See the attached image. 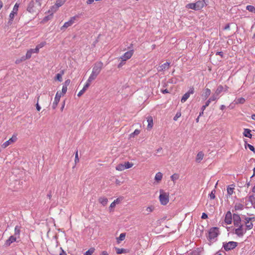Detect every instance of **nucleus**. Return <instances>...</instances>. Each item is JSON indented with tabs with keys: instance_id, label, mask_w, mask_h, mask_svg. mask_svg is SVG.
<instances>
[{
	"instance_id": "24",
	"label": "nucleus",
	"mask_w": 255,
	"mask_h": 255,
	"mask_svg": "<svg viewBox=\"0 0 255 255\" xmlns=\"http://www.w3.org/2000/svg\"><path fill=\"white\" fill-rule=\"evenodd\" d=\"M120 202V200L119 198L115 200L110 205L109 209L110 212L113 211V208H114L117 204H119Z\"/></svg>"
},
{
	"instance_id": "3",
	"label": "nucleus",
	"mask_w": 255,
	"mask_h": 255,
	"mask_svg": "<svg viewBox=\"0 0 255 255\" xmlns=\"http://www.w3.org/2000/svg\"><path fill=\"white\" fill-rule=\"evenodd\" d=\"M19 7V3H18L17 2L15 3L11 11L9 14L8 21L6 24L7 26L11 25L12 24L15 16L17 15Z\"/></svg>"
},
{
	"instance_id": "32",
	"label": "nucleus",
	"mask_w": 255,
	"mask_h": 255,
	"mask_svg": "<svg viewBox=\"0 0 255 255\" xmlns=\"http://www.w3.org/2000/svg\"><path fill=\"white\" fill-rule=\"evenodd\" d=\"M20 227L19 226H16L14 228V236H16L18 238L19 237L20 233Z\"/></svg>"
},
{
	"instance_id": "35",
	"label": "nucleus",
	"mask_w": 255,
	"mask_h": 255,
	"mask_svg": "<svg viewBox=\"0 0 255 255\" xmlns=\"http://www.w3.org/2000/svg\"><path fill=\"white\" fill-rule=\"evenodd\" d=\"M125 164L124 163H121L117 165L116 167V169L118 171H123L126 169V167L125 166Z\"/></svg>"
},
{
	"instance_id": "40",
	"label": "nucleus",
	"mask_w": 255,
	"mask_h": 255,
	"mask_svg": "<svg viewBox=\"0 0 255 255\" xmlns=\"http://www.w3.org/2000/svg\"><path fill=\"white\" fill-rule=\"evenodd\" d=\"M52 17H53V14L50 13L49 15L46 16L43 18V19L42 21V22L45 23V22H47L49 20L51 19L52 18Z\"/></svg>"
},
{
	"instance_id": "52",
	"label": "nucleus",
	"mask_w": 255,
	"mask_h": 255,
	"mask_svg": "<svg viewBox=\"0 0 255 255\" xmlns=\"http://www.w3.org/2000/svg\"><path fill=\"white\" fill-rule=\"evenodd\" d=\"M247 146L248 147H249V148L253 152H255V147L251 144H247Z\"/></svg>"
},
{
	"instance_id": "34",
	"label": "nucleus",
	"mask_w": 255,
	"mask_h": 255,
	"mask_svg": "<svg viewBox=\"0 0 255 255\" xmlns=\"http://www.w3.org/2000/svg\"><path fill=\"white\" fill-rule=\"evenodd\" d=\"M126 238V233H122L120 236L117 238L118 244H120L122 241H124Z\"/></svg>"
},
{
	"instance_id": "43",
	"label": "nucleus",
	"mask_w": 255,
	"mask_h": 255,
	"mask_svg": "<svg viewBox=\"0 0 255 255\" xmlns=\"http://www.w3.org/2000/svg\"><path fill=\"white\" fill-rule=\"evenodd\" d=\"M124 164L126 169L131 168L133 165L132 163L129 162L128 161L125 162Z\"/></svg>"
},
{
	"instance_id": "4",
	"label": "nucleus",
	"mask_w": 255,
	"mask_h": 255,
	"mask_svg": "<svg viewBox=\"0 0 255 255\" xmlns=\"http://www.w3.org/2000/svg\"><path fill=\"white\" fill-rule=\"evenodd\" d=\"M205 5L204 0H198L195 3H190L186 5V8L192 9L195 10H199L201 9Z\"/></svg>"
},
{
	"instance_id": "42",
	"label": "nucleus",
	"mask_w": 255,
	"mask_h": 255,
	"mask_svg": "<svg viewBox=\"0 0 255 255\" xmlns=\"http://www.w3.org/2000/svg\"><path fill=\"white\" fill-rule=\"evenodd\" d=\"M219 98V96L214 93L208 100L212 102L218 100Z\"/></svg>"
},
{
	"instance_id": "57",
	"label": "nucleus",
	"mask_w": 255,
	"mask_h": 255,
	"mask_svg": "<svg viewBox=\"0 0 255 255\" xmlns=\"http://www.w3.org/2000/svg\"><path fill=\"white\" fill-rule=\"evenodd\" d=\"M115 183L118 185H120L122 182L119 179H116L115 181Z\"/></svg>"
},
{
	"instance_id": "25",
	"label": "nucleus",
	"mask_w": 255,
	"mask_h": 255,
	"mask_svg": "<svg viewBox=\"0 0 255 255\" xmlns=\"http://www.w3.org/2000/svg\"><path fill=\"white\" fill-rule=\"evenodd\" d=\"M204 154L202 151H200L198 153L196 158V161L197 162H200L203 159Z\"/></svg>"
},
{
	"instance_id": "38",
	"label": "nucleus",
	"mask_w": 255,
	"mask_h": 255,
	"mask_svg": "<svg viewBox=\"0 0 255 255\" xmlns=\"http://www.w3.org/2000/svg\"><path fill=\"white\" fill-rule=\"evenodd\" d=\"M65 1L66 0H57L56 1L55 5L59 8L63 5Z\"/></svg>"
},
{
	"instance_id": "7",
	"label": "nucleus",
	"mask_w": 255,
	"mask_h": 255,
	"mask_svg": "<svg viewBox=\"0 0 255 255\" xmlns=\"http://www.w3.org/2000/svg\"><path fill=\"white\" fill-rule=\"evenodd\" d=\"M235 229L234 233L239 237H243L247 231V229L244 227L243 225H241Z\"/></svg>"
},
{
	"instance_id": "58",
	"label": "nucleus",
	"mask_w": 255,
	"mask_h": 255,
	"mask_svg": "<svg viewBox=\"0 0 255 255\" xmlns=\"http://www.w3.org/2000/svg\"><path fill=\"white\" fill-rule=\"evenodd\" d=\"M125 64V61H123L122 60L121 61V62L119 64L118 67L119 68L120 67H121L122 66H123L124 64Z\"/></svg>"
},
{
	"instance_id": "59",
	"label": "nucleus",
	"mask_w": 255,
	"mask_h": 255,
	"mask_svg": "<svg viewBox=\"0 0 255 255\" xmlns=\"http://www.w3.org/2000/svg\"><path fill=\"white\" fill-rule=\"evenodd\" d=\"M205 109H203L202 107L201 108V111L199 113V117L202 116L203 115L204 111Z\"/></svg>"
},
{
	"instance_id": "51",
	"label": "nucleus",
	"mask_w": 255,
	"mask_h": 255,
	"mask_svg": "<svg viewBox=\"0 0 255 255\" xmlns=\"http://www.w3.org/2000/svg\"><path fill=\"white\" fill-rule=\"evenodd\" d=\"M79 161V159L78 157V151H77L75 153V164L78 163Z\"/></svg>"
},
{
	"instance_id": "50",
	"label": "nucleus",
	"mask_w": 255,
	"mask_h": 255,
	"mask_svg": "<svg viewBox=\"0 0 255 255\" xmlns=\"http://www.w3.org/2000/svg\"><path fill=\"white\" fill-rule=\"evenodd\" d=\"M67 91V87L63 85L62 89L61 95H64L66 93Z\"/></svg>"
},
{
	"instance_id": "61",
	"label": "nucleus",
	"mask_w": 255,
	"mask_h": 255,
	"mask_svg": "<svg viewBox=\"0 0 255 255\" xmlns=\"http://www.w3.org/2000/svg\"><path fill=\"white\" fill-rule=\"evenodd\" d=\"M41 0H36V2L38 3V5L39 7L41 6Z\"/></svg>"
},
{
	"instance_id": "15",
	"label": "nucleus",
	"mask_w": 255,
	"mask_h": 255,
	"mask_svg": "<svg viewBox=\"0 0 255 255\" xmlns=\"http://www.w3.org/2000/svg\"><path fill=\"white\" fill-rule=\"evenodd\" d=\"M163 173L161 172H157L154 176V183L156 184H159L163 178Z\"/></svg>"
},
{
	"instance_id": "23",
	"label": "nucleus",
	"mask_w": 255,
	"mask_h": 255,
	"mask_svg": "<svg viewBox=\"0 0 255 255\" xmlns=\"http://www.w3.org/2000/svg\"><path fill=\"white\" fill-rule=\"evenodd\" d=\"M90 84L91 83H90L88 81L86 82V83L84 85V86L83 88V89L78 93V94L77 95L78 97H80L81 96H82L84 93V92L86 91L87 88L90 86Z\"/></svg>"
},
{
	"instance_id": "28",
	"label": "nucleus",
	"mask_w": 255,
	"mask_h": 255,
	"mask_svg": "<svg viewBox=\"0 0 255 255\" xmlns=\"http://www.w3.org/2000/svg\"><path fill=\"white\" fill-rule=\"evenodd\" d=\"M251 218H247L246 222V227L247 230H251L253 226L252 223L250 222Z\"/></svg>"
},
{
	"instance_id": "39",
	"label": "nucleus",
	"mask_w": 255,
	"mask_h": 255,
	"mask_svg": "<svg viewBox=\"0 0 255 255\" xmlns=\"http://www.w3.org/2000/svg\"><path fill=\"white\" fill-rule=\"evenodd\" d=\"M246 9L250 12L255 13V6L252 5H248L246 6Z\"/></svg>"
},
{
	"instance_id": "64",
	"label": "nucleus",
	"mask_w": 255,
	"mask_h": 255,
	"mask_svg": "<svg viewBox=\"0 0 255 255\" xmlns=\"http://www.w3.org/2000/svg\"><path fill=\"white\" fill-rule=\"evenodd\" d=\"M252 192L254 193H255V185L253 186L252 188Z\"/></svg>"
},
{
	"instance_id": "44",
	"label": "nucleus",
	"mask_w": 255,
	"mask_h": 255,
	"mask_svg": "<svg viewBox=\"0 0 255 255\" xmlns=\"http://www.w3.org/2000/svg\"><path fill=\"white\" fill-rule=\"evenodd\" d=\"M140 133V130L138 129H135L133 132L129 134L130 137H133L135 135H137L139 134Z\"/></svg>"
},
{
	"instance_id": "13",
	"label": "nucleus",
	"mask_w": 255,
	"mask_h": 255,
	"mask_svg": "<svg viewBox=\"0 0 255 255\" xmlns=\"http://www.w3.org/2000/svg\"><path fill=\"white\" fill-rule=\"evenodd\" d=\"M77 16H74L70 18V19L69 20V21L66 22L64 23V25H63L62 28H66L71 25H72L75 22V21L77 19Z\"/></svg>"
},
{
	"instance_id": "6",
	"label": "nucleus",
	"mask_w": 255,
	"mask_h": 255,
	"mask_svg": "<svg viewBox=\"0 0 255 255\" xmlns=\"http://www.w3.org/2000/svg\"><path fill=\"white\" fill-rule=\"evenodd\" d=\"M238 243L236 242L230 241L228 243H223V248L226 251H229L235 249L237 246Z\"/></svg>"
},
{
	"instance_id": "54",
	"label": "nucleus",
	"mask_w": 255,
	"mask_h": 255,
	"mask_svg": "<svg viewBox=\"0 0 255 255\" xmlns=\"http://www.w3.org/2000/svg\"><path fill=\"white\" fill-rule=\"evenodd\" d=\"M245 102V100L243 98H241L238 100V103L240 104H243Z\"/></svg>"
},
{
	"instance_id": "20",
	"label": "nucleus",
	"mask_w": 255,
	"mask_h": 255,
	"mask_svg": "<svg viewBox=\"0 0 255 255\" xmlns=\"http://www.w3.org/2000/svg\"><path fill=\"white\" fill-rule=\"evenodd\" d=\"M18 238L15 236H11L8 239H7L5 242V245L7 246H10L11 244L14 243L16 241V239Z\"/></svg>"
},
{
	"instance_id": "29",
	"label": "nucleus",
	"mask_w": 255,
	"mask_h": 255,
	"mask_svg": "<svg viewBox=\"0 0 255 255\" xmlns=\"http://www.w3.org/2000/svg\"><path fill=\"white\" fill-rule=\"evenodd\" d=\"M46 44V42L45 41H43L37 44L35 47V51L36 52H39V49L43 47Z\"/></svg>"
},
{
	"instance_id": "1",
	"label": "nucleus",
	"mask_w": 255,
	"mask_h": 255,
	"mask_svg": "<svg viewBox=\"0 0 255 255\" xmlns=\"http://www.w3.org/2000/svg\"><path fill=\"white\" fill-rule=\"evenodd\" d=\"M103 67V63L101 61H99L95 63L92 68L91 74L89 77L87 81L91 83L92 81L95 80L98 75L100 73Z\"/></svg>"
},
{
	"instance_id": "26",
	"label": "nucleus",
	"mask_w": 255,
	"mask_h": 255,
	"mask_svg": "<svg viewBox=\"0 0 255 255\" xmlns=\"http://www.w3.org/2000/svg\"><path fill=\"white\" fill-rule=\"evenodd\" d=\"M243 135L247 137L251 138L252 134H251V130L248 128H245L244 130Z\"/></svg>"
},
{
	"instance_id": "31",
	"label": "nucleus",
	"mask_w": 255,
	"mask_h": 255,
	"mask_svg": "<svg viewBox=\"0 0 255 255\" xmlns=\"http://www.w3.org/2000/svg\"><path fill=\"white\" fill-rule=\"evenodd\" d=\"M180 175L178 173H174L170 176L171 180L174 183H175L176 181L179 179Z\"/></svg>"
},
{
	"instance_id": "62",
	"label": "nucleus",
	"mask_w": 255,
	"mask_h": 255,
	"mask_svg": "<svg viewBox=\"0 0 255 255\" xmlns=\"http://www.w3.org/2000/svg\"><path fill=\"white\" fill-rule=\"evenodd\" d=\"M230 29V24H228L227 25H226L225 27H224V29L225 30H227V29Z\"/></svg>"
},
{
	"instance_id": "10",
	"label": "nucleus",
	"mask_w": 255,
	"mask_h": 255,
	"mask_svg": "<svg viewBox=\"0 0 255 255\" xmlns=\"http://www.w3.org/2000/svg\"><path fill=\"white\" fill-rule=\"evenodd\" d=\"M33 53H38V52H36L35 48L29 49L28 50H27L25 56H23L21 58L20 61H24L26 59H28L30 58V57H31V55Z\"/></svg>"
},
{
	"instance_id": "11",
	"label": "nucleus",
	"mask_w": 255,
	"mask_h": 255,
	"mask_svg": "<svg viewBox=\"0 0 255 255\" xmlns=\"http://www.w3.org/2000/svg\"><path fill=\"white\" fill-rule=\"evenodd\" d=\"M194 93V88H191L189 91L186 93L182 97L181 99V102L183 103L186 102V101L189 98L190 95L193 94Z\"/></svg>"
},
{
	"instance_id": "55",
	"label": "nucleus",
	"mask_w": 255,
	"mask_h": 255,
	"mask_svg": "<svg viewBox=\"0 0 255 255\" xmlns=\"http://www.w3.org/2000/svg\"><path fill=\"white\" fill-rule=\"evenodd\" d=\"M70 83V80L69 79H68L65 81L64 83L63 84V85L67 87L69 85Z\"/></svg>"
},
{
	"instance_id": "46",
	"label": "nucleus",
	"mask_w": 255,
	"mask_h": 255,
	"mask_svg": "<svg viewBox=\"0 0 255 255\" xmlns=\"http://www.w3.org/2000/svg\"><path fill=\"white\" fill-rule=\"evenodd\" d=\"M154 210V207L152 206H148L146 207L145 210L146 212L148 214L152 212Z\"/></svg>"
},
{
	"instance_id": "41",
	"label": "nucleus",
	"mask_w": 255,
	"mask_h": 255,
	"mask_svg": "<svg viewBox=\"0 0 255 255\" xmlns=\"http://www.w3.org/2000/svg\"><path fill=\"white\" fill-rule=\"evenodd\" d=\"M211 94V90L207 88L204 90L203 95L206 98Z\"/></svg>"
},
{
	"instance_id": "56",
	"label": "nucleus",
	"mask_w": 255,
	"mask_h": 255,
	"mask_svg": "<svg viewBox=\"0 0 255 255\" xmlns=\"http://www.w3.org/2000/svg\"><path fill=\"white\" fill-rule=\"evenodd\" d=\"M201 218L203 219H207L208 218V216H207V215L206 213H202Z\"/></svg>"
},
{
	"instance_id": "30",
	"label": "nucleus",
	"mask_w": 255,
	"mask_h": 255,
	"mask_svg": "<svg viewBox=\"0 0 255 255\" xmlns=\"http://www.w3.org/2000/svg\"><path fill=\"white\" fill-rule=\"evenodd\" d=\"M99 202L103 206H106L108 202V198L106 197H102L99 199Z\"/></svg>"
},
{
	"instance_id": "2",
	"label": "nucleus",
	"mask_w": 255,
	"mask_h": 255,
	"mask_svg": "<svg viewBox=\"0 0 255 255\" xmlns=\"http://www.w3.org/2000/svg\"><path fill=\"white\" fill-rule=\"evenodd\" d=\"M220 234L219 228L213 227L209 229L207 236V239L211 243H214L217 240V237Z\"/></svg>"
},
{
	"instance_id": "48",
	"label": "nucleus",
	"mask_w": 255,
	"mask_h": 255,
	"mask_svg": "<svg viewBox=\"0 0 255 255\" xmlns=\"http://www.w3.org/2000/svg\"><path fill=\"white\" fill-rule=\"evenodd\" d=\"M249 199L251 201L252 204L255 206V195L250 196L249 197Z\"/></svg>"
},
{
	"instance_id": "18",
	"label": "nucleus",
	"mask_w": 255,
	"mask_h": 255,
	"mask_svg": "<svg viewBox=\"0 0 255 255\" xmlns=\"http://www.w3.org/2000/svg\"><path fill=\"white\" fill-rule=\"evenodd\" d=\"M235 190V185L234 184H231L229 185L227 187V197H230L234 193Z\"/></svg>"
},
{
	"instance_id": "8",
	"label": "nucleus",
	"mask_w": 255,
	"mask_h": 255,
	"mask_svg": "<svg viewBox=\"0 0 255 255\" xmlns=\"http://www.w3.org/2000/svg\"><path fill=\"white\" fill-rule=\"evenodd\" d=\"M17 136L16 134H13L12 137L8 140L6 141L1 145V147L3 148H5L10 144H13L17 140Z\"/></svg>"
},
{
	"instance_id": "63",
	"label": "nucleus",
	"mask_w": 255,
	"mask_h": 255,
	"mask_svg": "<svg viewBox=\"0 0 255 255\" xmlns=\"http://www.w3.org/2000/svg\"><path fill=\"white\" fill-rule=\"evenodd\" d=\"M101 255H108V253L106 251H103L101 253Z\"/></svg>"
},
{
	"instance_id": "53",
	"label": "nucleus",
	"mask_w": 255,
	"mask_h": 255,
	"mask_svg": "<svg viewBox=\"0 0 255 255\" xmlns=\"http://www.w3.org/2000/svg\"><path fill=\"white\" fill-rule=\"evenodd\" d=\"M38 100H39V97L38 98L37 102L36 104V108L38 111H39L41 110V107L40 106V105L38 104Z\"/></svg>"
},
{
	"instance_id": "33",
	"label": "nucleus",
	"mask_w": 255,
	"mask_h": 255,
	"mask_svg": "<svg viewBox=\"0 0 255 255\" xmlns=\"http://www.w3.org/2000/svg\"><path fill=\"white\" fill-rule=\"evenodd\" d=\"M115 250L116 251L117 254L118 255H121L122 254H126L128 253V251H127V250L122 249V248H115Z\"/></svg>"
},
{
	"instance_id": "45",
	"label": "nucleus",
	"mask_w": 255,
	"mask_h": 255,
	"mask_svg": "<svg viewBox=\"0 0 255 255\" xmlns=\"http://www.w3.org/2000/svg\"><path fill=\"white\" fill-rule=\"evenodd\" d=\"M95 251L94 248H91L84 254V255H92Z\"/></svg>"
},
{
	"instance_id": "16",
	"label": "nucleus",
	"mask_w": 255,
	"mask_h": 255,
	"mask_svg": "<svg viewBox=\"0 0 255 255\" xmlns=\"http://www.w3.org/2000/svg\"><path fill=\"white\" fill-rule=\"evenodd\" d=\"M61 97V93H60L59 92H57L56 94L54 101L53 103L52 107L53 109H55L60 101V98Z\"/></svg>"
},
{
	"instance_id": "22",
	"label": "nucleus",
	"mask_w": 255,
	"mask_h": 255,
	"mask_svg": "<svg viewBox=\"0 0 255 255\" xmlns=\"http://www.w3.org/2000/svg\"><path fill=\"white\" fill-rule=\"evenodd\" d=\"M228 89V87L227 86H225V87L224 88V87H223L221 85H220L219 86L216 91H215V94H216L217 95H218L219 96V94L223 91H227Z\"/></svg>"
},
{
	"instance_id": "5",
	"label": "nucleus",
	"mask_w": 255,
	"mask_h": 255,
	"mask_svg": "<svg viewBox=\"0 0 255 255\" xmlns=\"http://www.w3.org/2000/svg\"><path fill=\"white\" fill-rule=\"evenodd\" d=\"M159 200L161 204L166 205L169 202V193L163 189L159 190Z\"/></svg>"
},
{
	"instance_id": "49",
	"label": "nucleus",
	"mask_w": 255,
	"mask_h": 255,
	"mask_svg": "<svg viewBox=\"0 0 255 255\" xmlns=\"http://www.w3.org/2000/svg\"><path fill=\"white\" fill-rule=\"evenodd\" d=\"M181 116L180 112H177L174 117L173 118V120L176 121L177 120V119L180 118Z\"/></svg>"
},
{
	"instance_id": "47",
	"label": "nucleus",
	"mask_w": 255,
	"mask_h": 255,
	"mask_svg": "<svg viewBox=\"0 0 255 255\" xmlns=\"http://www.w3.org/2000/svg\"><path fill=\"white\" fill-rule=\"evenodd\" d=\"M215 193L216 191L215 190H213L211 193L209 194V197L211 199H214L215 198Z\"/></svg>"
},
{
	"instance_id": "14",
	"label": "nucleus",
	"mask_w": 255,
	"mask_h": 255,
	"mask_svg": "<svg viewBox=\"0 0 255 255\" xmlns=\"http://www.w3.org/2000/svg\"><path fill=\"white\" fill-rule=\"evenodd\" d=\"M232 215L230 211L227 212L225 215V223L227 225H230L232 222Z\"/></svg>"
},
{
	"instance_id": "9",
	"label": "nucleus",
	"mask_w": 255,
	"mask_h": 255,
	"mask_svg": "<svg viewBox=\"0 0 255 255\" xmlns=\"http://www.w3.org/2000/svg\"><path fill=\"white\" fill-rule=\"evenodd\" d=\"M133 53L134 51L133 50H129L125 52L122 56H121L120 59L122 60L123 61H126L132 57Z\"/></svg>"
},
{
	"instance_id": "12",
	"label": "nucleus",
	"mask_w": 255,
	"mask_h": 255,
	"mask_svg": "<svg viewBox=\"0 0 255 255\" xmlns=\"http://www.w3.org/2000/svg\"><path fill=\"white\" fill-rule=\"evenodd\" d=\"M233 222L235 226L238 227L242 225L241 224V220L240 216L238 214H234L233 215Z\"/></svg>"
},
{
	"instance_id": "60",
	"label": "nucleus",
	"mask_w": 255,
	"mask_h": 255,
	"mask_svg": "<svg viewBox=\"0 0 255 255\" xmlns=\"http://www.w3.org/2000/svg\"><path fill=\"white\" fill-rule=\"evenodd\" d=\"M161 92L163 94L168 93L169 91L167 89L161 90Z\"/></svg>"
},
{
	"instance_id": "27",
	"label": "nucleus",
	"mask_w": 255,
	"mask_h": 255,
	"mask_svg": "<svg viewBox=\"0 0 255 255\" xmlns=\"http://www.w3.org/2000/svg\"><path fill=\"white\" fill-rule=\"evenodd\" d=\"M64 71L62 70L60 73L57 74L55 76V80L59 82L62 81V76L64 75Z\"/></svg>"
},
{
	"instance_id": "36",
	"label": "nucleus",
	"mask_w": 255,
	"mask_h": 255,
	"mask_svg": "<svg viewBox=\"0 0 255 255\" xmlns=\"http://www.w3.org/2000/svg\"><path fill=\"white\" fill-rule=\"evenodd\" d=\"M244 206L240 203H236L235 205L234 208L235 210H242L243 209Z\"/></svg>"
},
{
	"instance_id": "21",
	"label": "nucleus",
	"mask_w": 255,
	"mask_h": 255,
	"mask_svg": "<svg viewBox=\"0 0 255 255\" xmlns=\"http://www.w3.org/2000/svg\"><path fill=\"white\" fill-rule=\"evenodd\" d=\"M147 122L148 123V125L147 126V128L148 130L151 129L153 127V119L151 116H148L147 117Z\"/></svg>"
},
{
	"instance_id": "19",
	"label": "nucleus",
	"mask_w": 255,
	"mask_h": 255,
	"mask_svg": "<svg viewBox=\"0 0 255 255\" xmlns=\"http://www.w3.org/2000/svg\"><path fill=\"white\" fill-rule=\"evenodd\" d=\"M170 66V63L167 62L162 64L161 65L158 66L157 68L158 71H164L166 70H167Z\"/></svg>"
},
{
	"instance_id": "17",
	"label": "nucleus",
	"mask_w": 255,
	"mask_h": 255,
	"mask_svg": "<svg viewBox=\"0 0 255 255\" xmlns=\"http://www.w3.org/2000/svg\"><path fill=\"white\" fill-rule=\"evenodd\" d=\"M27 10L30 13L36 12V8L35 6V3L33 1H31L29 2L27 8Z\"/></svg>"
},
{
	"instance_id": "37",
	"label": "nucleus",
	"mask_w": 255,
	"mask_h": 255,
	"mask_svg": "<svg viewBox=\"0 0 255 255\" xmlns=\"http://www.w3.org/2000/svg\"><path fill=\"white\" fill-rule=\"evenodd\" d=\"M58 8V7L55 4L50 8V9H49L48 11V13L49 14L51 13L52 14H53V13H54L57 10Z\"/></svg>"
}]
</instances>
